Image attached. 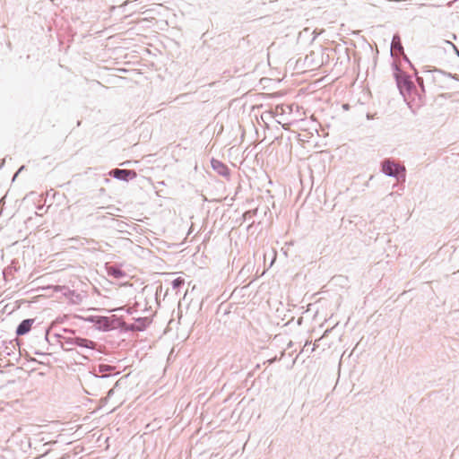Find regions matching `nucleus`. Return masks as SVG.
I'll return each mask as SVG.
<instances>
[{"instance_id": "nucleus-5", "label": "nucleus", "mask_w": 459, "mask_h": 459, "mask_svg": "<svg viewBox=\"0 0 459 459\" xmlns=\"http://www.w3.org/2000/svg\"><path fill=\"white\" fill-rule=\"evenodd\" d=\"M108 273L109 276H112L115 279H121L125 276V273L119 268L109 267L108 269Z\"/></svg>"}, {"instance_id": "nucleus-4", "label": "nucleus", "mask_w": 459, "mask_h": 459, "mask_svg": "<svg viewBox=\"0 0 459 459\" xmlns=\"http://www.w3.org/2000/svg\"><path fill=\"white\" fill-rule=\"evenodd\" d=\"M72 343L76 344L81 347L88 348V349H94L95 343L92 341H90L88 339H83L80 337H76L72 340Z\"/></svg>"}, {"instance_id": "nucleus-2", "label": "nucleus", "mask_w": 459, "mask_h": 459, "mask_svg": "<svg viewBox=\"0 0 459 459\" xmlns=\"http://www.w3.org/2000/svg\"><path fill=\"white\" fill-rule=\"evenodd\" d=\"M111 173L115 178L123 180H127L128 178H134L136 177V173L133 170L117 169H114Z\"/></svg>"}, {"instance_id": "nucleus-3", "label": "nucleus", "mask_w": 459, "mask_h": 459, "mask_svg": "<svg viewBox=\"0 0 459 459\" xmlns=\"http://www.w3.org/2000/svg\"><path fill=\"white\" fill-rule=\"evenodd\" d=\"M33 322H34L33 319L23 320L17 327V330H16L17 335H23V334L29 333L31 329Z\"/></svg>"}, {"instance_id": "nucleus-6", "label": "nucleus", "mask_w": 459, "mask_h": 459, "mask_svg": "<svg viewBox=\"0 0 459 459\" xmlns=\"http://www.w3.org/2000/svg\"><path fill=\"white\" fill-rule=\"evenodd\" d=\"M185 283V280L181 277H178L172 281V286L174 289L179 288L181 285Z\"/></svg>"}, {"instance_id": "nucleus-1", "label": "nucleus", "mask_w": 459, "mask_h": 459, "mask_svg": "<svg viewBox=\"0 0 459 459\" xmlns=\"http://www.w3.org/2000/svg\"><path fill=\"white\" fill-rule=\"evenodd\" d=\"M382 169L388 176H398L400 171H404V168H400L399 165L390 160L383 163Z\"/></svg>"}, {"instance_id": "nucleus-9", "label": "nucleus", "mask_w": 459, "mask_h": 459, "mask_svg": "<svg viewBox=\"0 0 459 459\" xmlns=\"http://www.w3.org/2000/svg\"><path fill=\"white\" fill-rule=\"evenodd\" d=\"M393 48H395V38L393 39Z\"/></svg>"}, {"instance_id": "nucleus-7", "label": "nucleus", "mask_w": 459, "mask_h": 459, "mask_svg": "<svg viewBox=\"0 0 459 459\" xmlns=\"http://www.w3.org/2000/svg\"><path fill=\"white\" fill-rule=\"evenodd\" d=\"M220 165H221V170L220 172H221V173H222V174H224V173H225V174H227V171H228L227 167H225V166H224V165H222V164H220Z\"/></svg>"}, {"instance_id": "nucleus-8", "label": "nucleus", "mask_w": 459, "mask_h": 459, "mask_svg": "<svg viewBox=\"0 0 459 459\" xmlns=\"http://www.w3.org/2000/svg\"><path fill=\"white\" fill-rule=\"evenodd\" d=\"M100 371L102 372L104 370H107L108 367H107V366H100Z\"/></svg>"}]
</instances>
